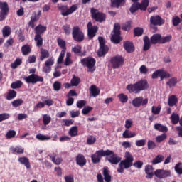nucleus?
I'll return each mask as SVG.
<instances>
[{
	"instance_id": "62",
	"label": "nucleus",
	"mask_w": 182,
	"mask_h": 182,
	"mask_svg": "<svg viewBox=\"0 0 182 182\" xmlns=\"http://www.w3.org/2000/svg\"><path fill=\"white\" fill-rule=\"evenodd\" d=\"M92 110H93V107L87 106L82 109V114H85V115L89 114V113H90V112H92Z\"/></svg>"
},
{
	"instance_id": "48",
	"label": "nucleus",
	"mask_w": 182,
	"mask_h": 182,
	"mask_svg": "<svg viewBox=\"0 0 182 182\" xmlns=\"http://www.w3.org/2000/svg\"><path fill=\"white\" fill-rule=\"evenodd\" d=\"M113 35H121L120 24L115 23L113 28Z\"/></svg>"
},
{
	"instance_id": "39",
	"label": "nucleus",
	"mask_w": 182,
	"mask_h": 182,
	"mask_svg": "<svg viewBox=\"0 0 182 182\" xmlns=\"http://www.w3.org/2000/svg\"><path fill=\"white\" fill-rule=\"evenodd\" d=\"M36 139H37L40 141H45L47 140H50V139H52V138L48 135H43L41 134H38L36 136Z\"/></svg>"
},
{
	"instance_id": "18",
	"label": "nucleus",
	"mask_w": 182,
	"mask_h": 182,
	"mask_svg": "<svg viewBox=\"0 0 182 182\" xmlns=\"http://www.w3.org/2000/svg\"><path fill=\"white\" fill-rule=\"evenodd\" d=\"M49 157L51 159V161L54 163V164H56V166H59V164H62V161H63V159L62 157H58V154L53 152L50 154Z\"/></svg>"
},
{
	"instance_id": "35",
	"label": "nucleus",
	"mask_w": 182,
	"mask_h": 182,
	"mask_svg": "<svg viewBox=\"0 0 182 182\" xmlns=\"http://www.w3.org/2000/svg\"><path fill=\"white\" fill-rule=\"evenodd\" d=\"M171 122L172 124H177L180 122V115L177 113H172L171 116Z\"/></svg>"
},
{
	"instance_id": "57",
	"label": "nucleus",
	"mask_w": 182,
	"mask_h": 182,
	"mask_svg": "<svg viewBox=\"0 0 182 182\" xmlns=\"http://www.w3.org/2000/svg\"><path fill=\"white\" fill-rule=\"evenodd\" d=\"M16 136V132L15 130H9L6 134V139H14Z\"/></svg>"
},
{
	"instance_id": "61",
	"label": "nucleus",
	"mask_w": 182,
	"mask_h": 182,
	"mask_svg": "<svg viewBox=\"0 0 182 182\" xmlns=\"http://www.w3.org/2000/svg\"><path fill=\"white\" fill-rule=\"evenodd\" d=\"M175 171L177 173V174H182V164L181 162L178 163L175 166Z\"/></svg>"
},
{
	"instance_id": "2",
	"label": "nucleus",
	"mask_w": 182,
	"mask_h": 182,
	"mask_svg": "<svg viewBox=\"0 0 182 182\" xmlns=\"http://www.w3.org/2000/svg\"><path fill=\"white\" fill-rule=\"evenodd\" d=\"M126 89L129 93H135V95H137L143 90H147L149 89V82L147 80H140L134 84H129L126 87Z\"/></svg>"
},
{
	"instance_id": "50",
	"label": "nucleus",
	"mask_w": 182,
	"mask_h": 182,
	"mask_svg": "<svg viewBox=\"0 0 182 182\" xmlns=\"http://www.w3.org/2000/svg\"><path fill=\"white\" fill-rule=\"evenodd\" d=\"M144 32L142 28L136 27L134 29V36H141Z\"/></svg>"
},
{
	"instance_id": "10",
	"label": "nucleus",
	"mask_w": 182,
	"mask_h": 182,
	"mask_svg": "<svg viewBox=\"0 0 182 182\" xmlns=\"http://www.w3.org/2000/svg\"><path fill=\"white\" fill-rule=\"evenodd\" d=\"M106 151L108 152V154L106 156H110L109 158H107V161L111 164H119L122 161V158L114 154L113 151L107 149Z\"/></svg>"
},
{
	"instance_id": "51",
	"label": "nucleus",
	"mask_w": 182,
	"mask_h": 182,
	"mask_svg": "<svg viewBox=\"0 0 182 182\" xmlns=\"http://www.w3.org/2000/svg\"><path fill=\"white\" fill-rule=\"evenodd\" d=\"M151 112L153 114H160V112H161V105H158L157 107L152 106Z\"/></svg>"
},
{
	"instance_id": "44",
	"label": "nucleus",
	"mask_w": 182,
	"mask_h": 182,
	"mask_svg": "<svg viewBox=\"0 0 182 182\" xmlns=\"http://www.w3.org/2000/svg\"><path fill=\"white\" fill-rule=\"evenodd\" d=\"M70 83L71 86H79V83H80V78L74 75L70 80Z\"/></svg>"
},
{
	"instance_id": "33",
	"label": "nucleus",
	"mask_w": 182,
	"mask_h": 182,
	"mask_svg": "<svg viewBox=\"0 0 182 182\" xmlns=\"http://www.w3.org/2000/svg\"><path fill=\"white\" fill-rule=\"evenodd\" d=\"M90 90L91 92V96H93V97L99 96L100 93V90H99V89H97V87H96V85H95L90 86Z\"/></svg>"
},
{
	"instance_id": "32",
	"label": "nucleus",
	"mask_w": 182,
	"mask_h": 182,
	"mask_svg": "<svg viewBox=\"0 0 182 182\" xmlns=\"http://www.w3.org/2000/svg\"><path fill=\"white\" fill-rule=\"evenodd\" d=\"M49 56H50V53H49V51L46 49L42 48L41 50L40 60L43 62V60L49 58Z\"/></svg>"
},
{
	"instance_id": "1",
	"label": "nucleus",
	"mask_w": 182,
	"mask_h": 182,
	"mask_svg": "<svg viewBox=\"0 0 182 182\" xmlns=\"http://www.w3.org/2000/svg\"><path fill=\"white\" fill-rule=\"evenodd\" d=\"M124 157L125 159L122 160L119 162L118 168L117 170V173H124V169L127 170V168H130L132 166H134V167H136V168L139 169L143 167L144 163L141 161H136L135 163L133 164V161H134V158L130 152L126 151Z\"/></svg>"
},
{
	"instance_id": "3",
	"label": "nucleus",
	"mask_w": 182,
	"mask_h": 182,
	"mask_svg": "<svg viewBox=\"0 0 182 182\" xmlns=\"http://www.w3.org/2000/svg\"><path fill=\"white\" fill-rule=\"evenodd\" d=\"M35 72H36V69L35 68L30 70L29 73L32 74L24 77V80L26 82V83H31L32 85H35L38 83V82H43V77L35 74Z\"/></svg>"
},
{
	"instance_id": "7",
	"label": "nucleus",
	"mask_w": 182,
	"mask_h": 182,
	"mask_svg": "<svg viewBox=\"0 0 182 182\" xmlns=\"http://www.w3.org/2000/svg\"><path fill=\"white\" fill-rule=\"evenodd\" d=\"M107 154H109V152L106 151V150H98L91 155V160L94 164H97V163H100L102 157H106Z\"/></svg>"
},
{
	"instance_id": "56",
	"label": "nucleus",
	"mask_w": 182,
	"mask_h": 182,
	"mask_svg": "<svg viewBox=\"0 0 182 182\" xmlns=\"http://www.w3.org/2000/svg\"><path fill=\"white\" fill-rule=\"evenodd\" d=\"M53 90L55 92H59L62 89V83L59 81L54 82L53 85Z\"/></svg>"
},
{
	"instance_id": "8",
	"label": "nucleus",
	"mask_w": 182,
	"mask_h": 182,
	"mask_svg": "<svg viewBox=\"0 0 182 182\" xmlns=\"http://www.w3.org/2000/svg\"><path fill=\"white\" fill-rule=\"evenodd\" d=\"M9 14V6L6 1H0V21H5Z\"/></svg>"
},
{
	"instance_id": "9",
	"label": "nucleus",
	"mask_w": 182,
	"mask_h": 182,
	"mask_svg": "<svg viewBox=\"0 0 182 182\" xmlns=\"http://www.w3.org/2000/svg\"><path fill=\"white\" fill-rule=\"evenodd\" d=\"M77 9V6L76 4L72 5L70 9L68 8V6L66 5H62L58 7V10L60 11L61 15L63 16H68L69 15H71V14H73L75 11Z\"/></svg>"
},
{
	"instance_id": "12",
	"label": "nucleus",
	"mask_w": 182,
	"mask_h": 182,
	"mask_svg": "<svg viewBox=\"0 0 182 182\" xmlns=\"http://www.w3.org/2000/svg\"><path fill=\"white\" fill-rule=\"evenodd\" d=\"M87 35L89 39H93L95 36H96V33H97V31H99V27L97 26H92L91 21L88 22L87 25Z\"/></svg>"
},
{
	"instance_id": "6",
	"label": "nucleus",
	"mask_w": 182,
	"mask_h": 182,
	"mask_svg": "<svg viewBox=\"0 0 182 182\" xmlns=\"http://www.w3.org/2000/svg\"><path fill=\"white\" fill-rule=\"evenodd\" d=\"M73 38L75 42H83L85 41V33L82 32V29L78 26L73 28Z\"/></svg>"
},
{
	"instance_id": "21",
	"label": "nucleus",
	"mask_w": 182,
	"mask_h": 182,
	"mask_svg": "<svg viewBox=\"0 0 182 182\" xmlns=\"http://www.w3.org/2000/svg\"><path fill=\"white\" fill-rule=\"evenodd\" d=\"M48 29V27L45 26H42V24H38L36 28H35V34L38 36H41L46 32V30Z\"/></svg>"
},
{
	"instance_id": "13",
	"label": "nucleus",
	"mask_w": 182,
	"mask_h": 182,
	"mask_svg": "<svg viewBox=\"0 0 182 182\" xmlns=\"http://www.w3.org/2000/svg\"><path fill=\"white\" fill-rule=\"evenodd\" d=\"M154 176L161 180L163 178H167V177H171V172L164 169H156L154 171Z\"/></svg>"
},
{
	"instance_id": "27",
	"label": "nucleus",
	"mask_w": 182,
	"mask_h": 182,
	"mask_svg": "<svg viewBox=\"0 0 182 182\" xmlns=\"http://www.w3.org/2000/svg\"><path fill=\"white\" fill-rule=\"evenodd\" d=\"M143 41H144L143 50L144 52H147V50L150 49V46L151 45V41H150V38H149V36H147L144 37Z\"/></svg>"
},
{
	"instance_id": "60",
	"label": "nucleus",
	"mask_w": 182,
	"mask_h": 182,
	"mask_svg": "<svg viewBox=\"0 0 182 182\" xmlns=\"http://www.w3.org/2000/svg\"><path fill=\"white\" fill-rule=\"evenodd\" d=\"M23 103V101L22 99H17L14 100L11 102V105L13 106V107H18V106H21V105H22Z\"/></svg>"
},
{
	"instance_id": "53",
	"label": "nucleus",
	"mask_w": 182,
	"mask_h": 182,
	"mask_svg": "<svg viewBox=\"0 0 182 182\" xmlns=\"http://www.w3.org/2000/svg\"><path fill=\"white\" fill-rule=\"evenodd\" d=\"M69 134L70 136H71V137H75V136H77V127H72L69 130Z\"/></svg>"
},
{
	"instance_id": "22",
	"label": "nucleus",
	"mask_w": 182,
	"mask_h": 182,
	"mask_svg": "<svg viewBox=\"0 0 182 182\" xmlns=\"http://www.w3.org/2000/svg\"><path fill=\"white\" fill-rule=\"evenodd\" d=\"M102 175L104 176V180L106 182H112V176H110V171L108 167H104Z\"/></svg>"
},
{
	"instance_id": "38",
	"label": "nucleus",
	"mask_w": 182,
	"mask_h": 182,
	"mask_svg": "<svg viewBox=\"0 0 182 182\" xmlns=\"http://www.w3.org/2000/svg\"><path fill=\"white\" fill-rule=\"evenodd\" d=\"M164 160V156L161 154L157 155L151 161L152 164H159V163H161Z\"/></svg>"
},
{
	"instance_id": "43",
	"label": "nucleus",
	"mask_w": 182,
	"mask_h": 182,
	"mask_svg": "<svg viewBox=\"0 0 182 182\" xmlns=\"http://www.w3.org/2000/svg\"><path fill=\"white\" fill-rule=\"evenodd\" d=\"M71 56H72V54L70 53H66V57L64 63V65L65 66H69V65H72V63H73V62L72 61V59L70 58Z\"/></svg>"
},
{
	"instance_id": "15",
	"label": "nucleus",
	"mask_w": 182,
	"mask_h": 182,
	"mask_svg": "<svg viewBox=\"0 0 182 182\" xmlns=\"http://www.w3.org/2000/svg\"><path fill=\"white\" fill-rule=\"evenodd\" d=\"M165 21L161 18V16H152L150 18V23L151 25H156L158 26H161V25H164Z\"/></svg>"
},
{
	"instance_id": "36",
	"label": "nucleus",
	"mask_w": 182,
	"mask_h": 182,
	"mask_svg": "<svg viewBox=\"0 0 182 182\" xmlns=\"http://www.w3.org/2000/svg\"><path fill=\"white\" fill-rule=\"evenodd\" d=\"M39 21V17H38V16H35V14L31 17V20L28 22V26H30L31 28H32V29H33V28H35V22H38Z\"/></svg>"
},
{
	"instance_id": "63",
	"label": "nucleus",
	"mask_w": 182,
	"mask_h": 182,
	"mask_svg": "<svg viewBox=\"0 0 182 182\" xmlns=\"http://www.w3.org/2000/svg\"><path fill=\"white\" fill-rule=\"evenodd\" d=\"M63 29L65 33V35H69L72 31V28H70V25L65 24L63 26Z\"/></svg>"
},
{
	"instance_id": "37",
	"label": "nucleus",
	"mask_w": 182,
	"mask_h": 182,
	"mask_svg": "<svg viewBox=\"0 0 182 182\" xmlns=\"http://www.w3.org/2000/svg\"><path fill=\"white\" fill-rule=\"evenodd\" d=\"M34 41L36 42V46L38 48H41L43 45V38H42L41 36L35 35Z\"/></svg>"
},
{
	"instance_id": "23",
	"label": "nucleus",
	"mask_w": 182,
	"mask_h": 182,
	"mask_svg": "<svg viewBox=\"0 0 182 182\" xmlns=\"http://www.w3.org/2000/svg\"><path fill=\"white\" fill-rule=\"evenodd\" d=\"M10 151L12 154H23L25 149L22 146H11L10 147Z\"/></svg>"
},
{
	"instance_id": "30",
	"label": "nucleus",
	"mask_w": 182,
	"mask_h": 182,
	"mask_svg": "<svg viewBox=\"0 0 182 182\" xmlns=\"http://www.w3.org/2000/svg\"><path fill=\"white\" fill-rule=\"evenodd\" d=\"M122 40L123 38L119 34H112L111 36V42L115 45H119Z\"/></svg>"
},
{
	"instance_id": "52",
	"label": "nucleus",
	"mask_w": 182,
	"mask_h": 182,
	"mask_svg": "<svg viewBox=\"0 0 182 182\" xmlns=\"http://www.w3.org/2000/svg\"><path fill=\"white\" fill-rule=\"evenodd\" d=\"M171 39H173V36H171V35L161 37V44L163 45L164 43H167L168 42H171Z\"/></svg>"
},
{
	"instance_id": "54",
	"label": "nucleus",
	"mask_w": 182,
	"mask_h": 182,
	"mask_svg": "<svg viewBox=\"0 0 182 182\" xmlns=\"http://www.w3.org/2000/svg\"><path fill=\"white\" fill-rule=\"evenodd\" d=\"M139 9H140L139 7V4L136 2L132 4L131 7L129 8V11L131 12V14H134V12H137Z\"/></svg>"
},
{
	"instance_id": "19",
	"label": "nucleus",
	"mask_w": 182,
	"mask_h": 182,
	"mask_svg": "<svg viewBox=\"0 0 182 182\" xmlns=\"http://www.w3.org/2000/svg\"><path fill=\"white\" fill-rule=\"evenodd\" d=\"M107 52H109V47L107 46H100L97 55L99 58H103V56H106Z\"/></svg>"
},
{
	"instance_id": "59",
	"label": "nucleus",
	"mask_w": 182,
	"mask_h": 182,
	"mask_svg": "<svg viewBox=\"0 0 182 182\" xmlns=\"http://www.w3.org/2000/svg\"><path fill=\"white\" fill-rule=\"evenodd\" d=\"M63 125L67 127H69V126H72L73 123H75V119H63Z\"/></svg>"
},
{
	"instance_id": "31",
	"label": "nucleus",
	"mask_w": 182,
	"mask_h": 182,
	"mask_svg": "<svg viewBox=\"0 0 182 182\" xmlns=\"http://www.w3.org/2000/svg\"><path fill=\"white\" fill-rule=\"evenodd\" d=\"M21 52L24 56L29 55L32 52L31 49V46L29 44H26L21 47Z\"/></svg>"
},
{
	"instance_id": "49",
	"label": "nucleus",
	"mask_w": 182,
	"mask_h": 182,
	"mask_svg": "<svg viewBox=\"0 0 182 182\" xmlns=\"http://www.w3.org/2000/svg\"><path fill=\"white\" fill-rule=\"evenodd\" d=\"M58 45L63 49V50H66V42L62 38L57 39Z\"/></svg>"
},
{
	"instance_id": "20",
	"label": "nucleus",
	"mask_w": 182,
	"mask_h": 182,
	"mask_svg": "<svg viewBox=\"0 0 182 182\" xmlns=\"http://www.w3.org/2000/svg\"><path fill=\"white\" fill-rule=\"evenodd\" d=\"M151 45H157V43L161 44V34L156 33L154 34L151 38Z\"/></svg>"
},
{
	"instance_id": "42",
	"label": "nucleus",
	"mask_w": 182,
	"mask_h": 182,
	"mask_svg": "<svg viewBox=\"0 0 182 182\" xmlns=\"http://www.w3.org/2000/svg\"><path fill=\"white\" fill-rule=\"evenodd\" d=\"M22 65V59L21 58H16V60L11 64V69H16L18 66Z\"/></svg>"
},
{
	"instance_id": "55",
	"label": "nucleus",
	"mask_w": 182,
	"mask_h": 182,
	"mask_svg": "<svg viewBox=\"0 0 182 182\" xmlns=\"http://www.w3.org/2000/svg\"><path fill=\"white\" fill-rule=\"evenodd\" d=\"M51 120H52V118L50 117V116H49L48 114L43 115V123L44 126H48V124H49V123H50Z\"/></svg>"
},
{
	"instance_id": "25",
	"label": "nucleus",
	"mask_w": 182,
	"mask_h": 182,
	"mask_svg": "<svg viewBox=\"0 0 182 182\" xmlns=\"http://www.w3.org/2000/svg\"><path fill=\"white\" fill-rule=\"evenodd\" d=\"M154 129L157 132H161V133H167L168 128L166 126L162 125L160 123H156L154 125Z\"/></svg>"
},
{
	"instance_id": "29",
	"label": "nucleus",
	"mask_w": 182,
	"mask_h": 182,
	"mask_svg": "<svg viewBox=\"0 0 182 182\" xmlns=\"http://www.w3.org/2000/svg\"><path fill=\"white\" fill-rule=\"evenodd\" d=\"M18 161L21 164H23L27 169L31 168V162H29V159L26 156L18 158Z\"/></svg>"
},
{
	"instance_id": "26",
	"label": "nucleus",
	"mask_w": 182,
	"mask_h": 182,
	"mask_svg": "<svg viewBox=\"0 0 182 182\" xmlns=\"http://www.w3.org/2000/svg\"><path fill=\"white\" fill-rule=\"evenodd\" d=\"M177 103H178V99L177 98V96L172 95L168 97V105L171 107H173V106H177Z\"/></svg>"
},
{
	"instance_id": "16",
	"label": "nucleus",
	"mask_w": 182,
	"mask_h": 182,
	"mask_svg": "<svg viewBox=\"0 0 182 182\" xmlns=\"http://www.w3.org/2000/svg\"><path fill=\"white\" fill-rule=\"evenodd\" d=\"M75 161L76 164H77V166H80V167H84V166H86V163H87L85 155L82 154H78L77 155L75 158Z\"/></svg>"
},
{
	"instance_id": "41",
	"label": "nucleus",
	"mask_w": 182,
	"mask_h": 182,
	"mask_svg": "<svg viewBox=\"0 0 182 182\" xmlns=\"http://www.w3.org/2000/svg\"><path fill=\"white\" fill-rule=\"evenodd\" d=\"M15 97H16V91L10 90L6 95V100H12V99H15Z\"/></svg>"
},
{
	"instance_id": "40",
	"label": "nucleus",
	"mask_w": 182,
	"mask_h": 182,
	"mask_svg": "<svg viewBox=\"0 0 182 182\" xmlns=\"http://www.w3.org/2000/svg\"><path fill=\"white\" fill-rule=\"evenodd\" d=\"M2 33L4 38H8L11 35V27L9 26H6L2 29Z\"/></svg>"
},
{
	"instance_id": "46",
	"label": "nucleus",
	"mask_w": 182,
	"mask_h": 182,
	"mask_svg": "<svg viewBox=\"0 0 182 182\" xmlns=\"http://www.w3.org/2000/svg\"><path fill=\"white\" fill-rule=\"evenodd\" d=\"M118 98L121 103H127V102L129 101V97L124 93L119 94Z\"/></svg>"
},
{
	"instance_id": "24",
	"label": "nucleus",
	"mask_w": 182,
	"mask_h": 182,
	"mask_svg": "<svg viewBox=\"0 0 182 182\" xmlns=\"http://www.w3.org/2000/svg\"><path fill=\"white\" fill-rule=\"evenodd\" d=\"M126 4V0H111L112 8L119 9V6H123Z\"/></svg>"
},
{
	"instance_id": "34",
	"label": "nucleus",
	"mask_w": 182,
	"mask_h": 182,
	"mask_svg": "<svg viewBox=\"0 0 182 182\" xmlns=\"http://www.w3.org/2000/svg\"><path fill=\"white\" fill-rule=\"evenodd\" d=\"M136 132H132L129 129H126L122 134L124 139H132V137H136Z\"/></svg>"
},
{
	"instance_id": "4",
	"label": "nucleus",
	"mask_w": 182,
	"mask_h": 182,
	"mask_svg": "<svg viewBox=\"0 0 182 182\" xmlns=\"http://www.w3.org/2000/svg\"><path fill=\"white\" fill-rule=\"evenodd\" d=\"M80 63L84 68H87V72H95V69L93 68L96 65V60L93 57L82 58L80 60Z\"/></svg>"
},
{
	"instance_id": "47",
	"label": "nucleus",
	"mask_w": 182,
	"mask_h": 182,
	"mask_svg": "<svg viewBox=\"0 0 182 182\" xmlns=\"http://www.w3.org/2000/svg\"><path fill=\"white\" fill-rule=\"evenodd\" d=\"M159 77L161 78V80H164L167 77H170V74L161 69H159Z\"/></svg>"
},
{
	"instance_id": "14",
	"label": "nucleus",
	"mask_w": 182,
	"mask_h": 182,
	"mask_svg": "<svg viewBox=\"0 0 182 182\" xmlns=\"http://www.w3.org/2000/svg\"><path fill=\"white\" fill-rule=\"evenodd\" d=\"M149 103V99L143 100V97H137L132 100V106L134 107H140V106H146Z\"/></svg>"
},
{
	"instance_id": "5",
	"label": "nucleus",
	"mask_w": 182,
	"mask_h": 182,
	"mask_svg": "<svg viewBox=\"0 0 182 182\" xmlns=\"http://www.w3.org/2000/svg\"><path fill=\"white\" fill-rule=\"evenodd\" d=\"M91 18L95 20V22H105L106 21V14L105 13L99 11V10L92 8L90 9Z\"/></svg>"
},
{
	"instance_id": "11",
	"label": "nucleus",
	"mask_w": 182,
	"mask_h": 182,
	"mask_svg": "<svg viewBox=\"0 0 182 182\" xmlns=\"http://www.w3.org/2000/svg\"><path fill=\"white\" fill-rule=\"evenodd\" d=\"M110 63L113 69H119V67L124 63V58L122 55H116L111 58Z\"/></svg>"
},
{
	"instance_id": "45",
	"label": "nucleus",
	"mask_w": 182,
	"mask_h": 182,
	"mask_svg": "<svg viewBox=\"0 0 182 182\" xmlns=\"http://www.w3.org/2000/svg\"><path fill=\"white\" fill-rule=\"evenodd\" d=\"M22 85H23V82H22V81L17 80L11 83V89H20V87H22Z\"/></svg>"
},
{
	"instance_id": "64",
	"label": "nucleus",
	"mask_w": 182,
	"mask_h": 182,
	"mask_svg": "<svg viewBox=\"0 0 182 182\" xmlns=\"http://www.w3.org/2000/svg\"><path fill=\"white\" fill-rule=\"evenodd\" d=\"M9 117H11V114H9L8 113L0 114V122H4L5 120H8V119H9Z\"/></svg>"
},
{
	"instance_id": "17",
	"label": "nucleus",
	"mask_w": 182,
	"mask_h": 182,
	"mask_svg": "<svg viewBox=\"0 0 182 182\" xmlns=\"http://www.w3.org/2000/svg\"><path fill=\"white\" fill-rule=\"evenodd\" d=\"M124 49H125L126 52L127 53H133L135 50L134 45L133 44V42L132 41H124L123 43Z\"/></svg>"
},
{
	"instance_id": "58",
	"label": "nucleus",
	"mask_w": 182,
	"mask_h": 182,
	"mask_svg": "<svg viewBox=\"0 0 182 182\" xmlns=\"http://www.w3.org/2000/svg\"><path fill=\"white\" fill-rule=\"evenodd\" d=\"M166 85L169 86V87H173L177 85V78L173 77L171 78L168 82H166Z\"/></svg>"
},
{
	"instance_id": "28",
	"label": "nucleus",
	"mask_w": 182,
	"mask_h": 182,
	"mask_svg": "<svg viewBox=\"0 0 182 182\" xmlns=\"http://www.w3.org/2000/svg\"><path fill=\"white\" fill-rule=\"evenodd\" d=\"M136 4H138L140 11H147L150 1L149 0H142L141 3L136 2Z\"/></svg>"
}]
</instances>
